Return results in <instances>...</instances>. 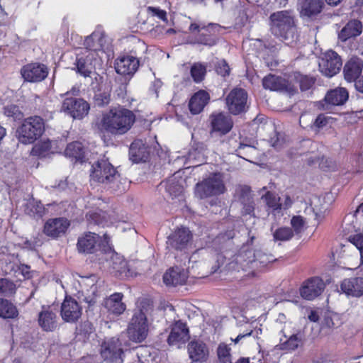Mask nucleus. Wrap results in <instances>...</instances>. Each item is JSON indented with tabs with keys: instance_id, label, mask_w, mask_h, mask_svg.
Wrapping results in <instances>:
<instances>
[{
	"instance_id": "nucleus-25",
	"label": "nucleus",
	"mask_w": 363,
	"mask_h": 363,
	"mask_svg": "<svg viewBox=\"0 0 363 363\" xmlns=\"http://www.w3.org/2000/svg\"><path fill=\"white\" fill-rule=\"evenodd\" d=\"M188 277L186 269L176 267L169 269L164 273L163 281L167 286L184 285L186 284Z\"/></svg>"
},
{
	"instance_id": "nucleus-48",
	"label": "nucleus",
	"mask_w": 363,
	"mask_h": 363,
	"mask_svg": "<svg viewBox=\"0 0 363 363\" xmlns=\"http://www.w3.org/2000/svg\"><path fill=\"white\" fill-rule=\"evenodd\" d=\"M206 72V68L200 63H195L191 68V75L195 82H201Z\"/></svg>"
},
{
	"instance_id": "nucleus-7",
	"label": "nucleus",
	"mask_w": 363,
	"mask_h": 363,
	"mask_svg": "<svg viewBox=\"0 0 363 363\" xmlns=\"http://www.w3.org/2000/svg\"><path fill=\"white\" fill-rule=\"evenodd\" d=\"M44 129V121L40 116L27 118L17 130L18 140L23 144H31L41 136Z\"/></svg>"
},
{
	"instance_id": "nucleus-16",
	"label": "nucleus",
	"mask_w": 363,
	"mask_h": 363,
	"mask_svg": "<svg viewBox=\"0 0 363 363\" xmlns=\"http://www.w3.org/2000/svg\"><path fill=\"white\" fill-rule=\"evenodd\" d=\"M101 354L105 359L116 363L123 362V351L118 338H111L101 345Z\"/></svg>"
},
{
	"instance_id": "nucleus-39",
	"label": "nucleus",
	"mask_w": 363,
	"mask_h": 363,
	"mask_svg": "<svg viewBox=\"0 0 363 363\" xmlns=\"http://www.w3.org/2000/svg\"><path fill=\"white\" fill-rule=\"evenodd\" d=\"M84 285L89 286V289L86 290L84 300L89 305H92L96 302L97 297L99 296V286L96 283V277L91 276L88 277L84 280Z\"/></svg>"
},
{
	"instance_id": "nucleus-62",
	"label": "nucleus",
	"mask_w": 363,
	"mask_h": 363,
	"mask_svg": "<svg viewBox=\"0 0 363 363\" xmlns=\"http://www.w3.org/2000/svg\"><path fill=\"white\" fill-rule=\"evenodd\" d=\"M281 208H289L291 206L293 203V200L291 199V196L288 194L284 195V201H281Z\"/></svg>"
},
{
	"instance_id": "nucleus-52",
	"label": "nucleus",
	"mask_w": 363,
	"mask_h": 363,
	"mask_svg": "<svg viewBox=\"0 0 363 363\" xmlns=\"http://www.w3.org/2000/svg\"><path fill=\"white\" fill-rule=\"evenodd\" d=\"M185 160L189 162L193 166H199V164L198 162H201L204 160L203 154L197 149H193L189 151Z\"/></svg>"
},
{
	"instance_id": "nucleus-11",
	"label": "nucleus",
	"mask_w": 363,
	"mask_h": 363,
	"mask_svg": "<svg viewBox=\"0 0 363 363\" xmlns=\"http://www.w3.org/2000/svg\"><path fill=\"white\" fill-rule=\"evenodd\" d=\"M89 104L82 99L66 97L62 102L61 110L74 119L81 120L88 115Z\"/></svg>"
},
{
	"instance_id": "nucleus-20",
	"label": "nucleus",
	"mask_w": 363,
	"mask_h": 363,
	"mask_svg": "<svg viewBox=\"0 0 363 363\" xmlns=\"http://www.w3.org/2000/svg\"><path fill=\"white\" fill-rule=\"evenodd\" d=\"M104 253L107 265L112 272H115L119 276L127 277L128 275V263L121 255L111 250L109 247Z\"/></svg>"
},
{
	"instance_id": "nucleus-1",
	"label": "nucleus",
	"mask_w": 363,
	"mask_h": 363,
	"mask_svg": "<svg viewBox=\"0 0 363 363\" xmlns=\"http://www.w3.org/2000/svg\"><path fill=\"white\" fill-rule=\"evenodd\" d=\"M106 38L101 30H95L84 40V48L77 55L74 68L82 76L89 77L94 69L100 68L105 55Z\"/></svg>"
},
{
	"instance_id": "nucleus-4",
	"label": "nucleus",
	"mask_w": 363,
	"mask_h": 363,
	"mask_svg": "<svg viewBox=\"0 0 363 363\" xmlns=\"http://www.w3.org/2000/svg\"><path fill=\"white\" fill-rule=\"evenodd\" d=\"M272 33L286 45L296 40V29L291 11H281L272 13L269 17Z\"/></svg>"
},
{
	"instance_id": "nucleus-18",
	"label": "nucleus",
	"mask_w": 363,
	"mask_h": 363,
	"mask_svg": "<svg viewBox=\"0 0 363 363\" xmlns=\"http://www.w3.org/2000/svg\"><path fill=\"white\" fill-rule=\"evenodd\" d=\"M262 85L264 89L271 91H284L289 94L295 92V88L291 83L281 77L273 74L264 77L262 79Z\"/></svg>"
},
{
	"instance_id": "nucleus-3",
	"label": "nucleus",
	"mask_w": 363,
	"mask_h": 363,
	"mask_svg": "<svg viewBox=\"0 0 363 363\" xmlns=\"http://www.w3.org/2000/svg\"><path fill=\"white\" fill-rule=\"evenodd\" d=\"M273 330L279 335H282L279 342L276 345L279 350L294 351L302 346L304 334L299 329H295L293 323L286 320L284 314L280 313L273 324Z\"/></svg>"
},
{
	"instance_id": "nucleus-22",
	"label": "nucleus",
	"mask_w": 363,
	"mask_h": 363,
	"mask_svg": "<svg viewBox=\"0 0 363 363\" xmlns=\"http://www.w3.org/2000/svg\"><path fill=\"white\" fill-rule=\"evenodd\" d=\"M69 222L64 218L49 219L44 225L43 232L49 237L55 238L65 233Z\"/></svg>"
},
{
	"instance_id": "nucleus-8",
	"label": "nucleus",
	"mask_w": 363,
	"mask_h": 363,
	"mask_svg": "<svg viewBox=\"0 0 363 363\" xmlns=\"http://www.w3.org/2000/svg\"><path fill=\"white\" fill-rule=\"evenodd\" d=\"M108 238L104 235V240L99 235L88 232L79 237L77 249L82 254H95L98 252H105L108 250Z\"/></svg>"
},
{
	"instance_id": "nucleus-28",
	"label": "nucleus",
	"mask_w": 363,
	"mask_h": 363,
	"mask_svg": "<svg viewBox=\"0 0 363 363\" xmlns=\"http://www.w3.org/2000/svg\"><path fill=\"white\" fill-rule=\"evenodd\" d=\"M341 290L347 296H363V277H351L342 281Z\"/></svg>"
},
{
	"instance_id": "nucleus-61",
	"label": "nucleus",
	"mask_w": 363,
	"mask_h": 363,
	"mask_svg": "<svg viewBox=\"0 0 363 363\" xmlns=\"http://www.w3.org/2000/svg\"><path fill=\"white\" fill-rule=\"evenodd\" d=\"M19 272L23 276L25 279H29L31 277L30 267L26 264H21L18 267Z\"/></svg>"
},
{
	"instance_id": "nucleus-58",
	"label": "nucleus",
	"mask_w": 363,
	"mask_h": 363,
	"mask_svg": "<svg viewBox=\"0 0 363 363\" xmlns=\"http://www.w3.org/2000/svg\"><path fill=\"white\" fill-rule=\"evenodd\" d=\"M315 80L307 76L302 77L300 79V87L302 91L309 89L314 84Z\"/></svg>"
},
{
	"instance_id": "nucleus-53",
	"label": "nucleus",
	"mask_w": 363,
	"mask_h": 363,
	"mask_svg": "<svg viewBox=\"0 0 363 363\" xmlns=\"http://www.w3.org/2000/svg\"><path fill=\"white\" fill-rule=\"evenodd\" d=\"M95 103L99 106L108 105L111 101V94L108 91H100L94 96Z\"/></svg>"
},
{
	"instance_id": "nucleus-50",
	"label": "nucleus",
	"mask_w": 363,
	"mask_h": 363,
	"mask_svg": "<svg viewBox=\"0 0 363 363\" xmlns=\"http://www.w3.org/2000/svg\"><path fill=\"white\" fill-rule=\"evenodd\" d=\"M236 196L240 203L252 199L251 189L247 186H240L236 189Z\"/></svg>"
},
{
	"instance_id": "nucleus-6",
	"label": "nucleus",
	"mask_w": 363,
	"mask_h": 363,
	"mask_svg": "<svg viewBox=\"0 0 363 363\" xmlns=\"http://www.w3.org/2000/svg\"><path fill=\"white\" fill-rule=\"evenodd\" d=\"M269 257L260 252L255 253L252 250H242L234 257L230 264V268L239 271H247L265 267L270 262Z\"/></svg>"
},
{
	"instance_id": "nucleus-32",
	"label": "nucleus",
	"mask_w": 363,
	"mask_h": 363,
	"mask_svg": "<svg viewBox=\"0 0 363 363\" xmlns=\"http://www.w3.org/2000/svg\"><path fill=\"white\" fill-rule=\"evenodd\" d=\"M323 0H298L297 6L301 16L311 17L318 14L323 8Z\"/></svg>"
},
{
	"instance_id": "nucleus-9",
	"label": "nucleus",
	"mask_w": 363,
	"mask_h": 363,
	"mask_svg": "<svg viewBox=\"0 0 363 363\" xmlns=\"http://www.w3.org/2000/svg\"><path fill=\"white\" fill-rule=\"evenodd\" d=\"M225 190L223 174L213 173L196 184L195 193L200 199H204L222 194Z\"/></svg>"
},
{
	"instance_id": "nucleus-51",
	"label": "nucleus",
	"mask_w": 363,
	"mask_h": 363,
	"mask_svg": "<svg viewBox=\"0 0 363 363\" xmlns=\"http://www.w3.org/2000/svg\"><path fill=\"white\" fill-rule=\"evenodd\" d=\"M255 151L256 149L253 146L242 143H240L239 147L236 150L237 155L247 160H249V159L246 158V157H250Z\"/></svg>"
},
{
	"instance_id": "nucleus-63",
	"label": "nucleus",
	"mask_w": 363,
	"mask_h": 363,
	"mask_svg": "<svg viewBox=\"0 0 363 363\" xmlns=\"http://www.w3.org/2000/svg\"><path fill=\"white\" fill-rule=\"evenodd\" d=\"M354 82L356 89L358 91L363 93V75L360 77H359Z\"/></svg>"
},
{
	"instance_id": "nucleus-49",
	"label": "nucleus",
	"mask_w": 363,
	"mask_h": 363,
	"mask_svg": "<svg viewBox=\"0 0 363 363\" xmlns=\"http://www.w3.org/2000/svg\"><path fill=\"white\" fill-rule=\"evenodd\" d=\"M4 113L6 116L12 118L14 121L23 117V113L19 107L14 104H9L4 108Z\"/></svg>"
},
{
	"instance_id": "nucleus-12",
	"label": "nucleus",
	"mask_w": 363,
	"mask_h": 363,
	"mask_svg": "<svg viewBox=\"0 0 363 363\" xmlns=\"http://www.w3.org/2000/svg\"><path fill=\"white\" fill-rule=\"evenodd\" d=\"M262 334V329L255 327L252 323L245 320H240L232 330L233 336L230 340L235 344L242 343L243 340L248 337L256 340Z\"/></svg>"
},
{
	"instance_id": "nucleus-59",
	"label": "nucleus",
	"mask_w": 363,
	"mask_h": 363,
	"mask_svg": "<svg viewBox=\"0 0 363 363\" xmlns=\"http://www.w3.org/2000/svg\"><path fill=\"white\" fill-rule=\"evenodd\" d=\"M216 71L218 74L225 77L229 74L230 67L225 60H222L218 62L216 67Z\"/></svg>"
},
{
	"instance_id": "nucleus-14",
	"label": "nucleus",
	"mask_w": 363,
	"mask_h": 363,
	"mask_svg": "<svg viewBox=\"0 0 363 363\" xmlns=\"http://www.w3.org/2000/svg\"><path fill=\"white\" fill-rule=\"evenodd\" d=\"M342 60L338 54L333 50H328L318 62L320 72L326 77L335 75L342 67Z\"/></svg>"
},
{
	"instance_id": "nucleus-34",
	"label": "nucleus",
	"mask_w": 363,
	"mask_h": 363,
	"mask_svg": "<svg viewBox=\"0 0 363 363\" xmlns=\"http://www.w3.org/2000/svg\"><path fill=\"white\" fill-rule=\"evenodd\" d=\"M148 147L140 139L135 140L129 149L130 159L135 163L145 161L149 155Z\"/></svg>"
},
{
	"instance_id": "nucleus-21",
	"label": "nucleus",
	"mask_w": 363,
	"mask_h": 363,
	"mask_svg": "<svg viewBox=\"0 0 363 363\" xmlns=\"http://www.w3.org/2000/svg\"><path fill=\"white\" fill-rule=\"evenodd\" d=\"M48 74L47 67L38 63H32L24 66L21 74L24 79L30 82H37L43 80Z\"/></svg>"
},
{
	"instance_id": "nucleus-57",
	"label": "nucleus",
	"mask_w": 363,
	"mask_h": 363,
	"mask_svg": "<svg viewBox=\"0 0 363 363\" xmlns=\"http://www.w3.org/2000/svg\"><path fill=\"white\" fill-rule=\"evenodd\" d=\"M332 118L324 114H320L314 121V125L318 128H322L329 124Z\"/></svg>"
},
{
	"instance_id": "nucleus-13",
	"label": "nucleus",
	"mask_w": 363,
	"mask_h": 363,
	"mask_svg": "<svg viewBox=\"0 0 363 363\" xmlns=\"http://www.w3.org/2000/svg\"><path fill=\"white\" fill-rule=\"evenodd\" d=\"M247 101V94L240 88L231 90L225 99L227 108L233 115H238L246 111Z\"/></svg>"
},
{
	"instance_id": "nucleus-27",
	"label": "nucleus",
	"mask_w": 363,
	"mask_h": 363,
	"mask_svg": "<svg viewBox=\"0 0 363 363\" xmlns=\"http://www.w3.org/2000/svg\"><path fill=\"white\" fill-rule=\"evenodd\" d=\"M188 353L193 362H204L209 355L207 345L201 340H192L188 345Z\"/></svg>"
},
{
	"instance_id": "nucleus-41",
	"label": "nucleus",
	"mask_w": 363,
	"mask_h": 363,
	"mask_svg": "<svg viewBox=\"0 0 363 363\" xmlns=\"http://www.w3.org/2000/svg\"><path fill=\"white\" fill-rule=\"evenodd\" d=\"M55 142L49 139L43 140L35 144L31 151L33 155L38 157H45L48 152H55L54 148Z\"/></svg>"
},
{
	"instance_id": "nucleus-60",
	"label": "nucleus",
	"mask_w": 363,
	"mask_h": 363,
	"mask_svg": "<svg viewBox=\"0 0 363 363\" xmlns=\"http://www.w3.org/2000/svg\"><path fill=\"white\" fill-rule=\"evenodd\" d=\"M148 11L152 16H157L160 19L163 21H167V13L165 11L155 7H148Z\"/></svg>"
},
{
	"instance_id": "nucleus-29",
	"label": "nucleus",
	"mask_w": 363,
	"mask_h": 363,
	"mask_svg": "<svg viewBox=\"0 0 363 363\" xmlns=\"http://www.w3.org/2000/svg\"><path fill=\"white\" fill-rule=\"evenodd\" d=\"M38 324L46 332L54 331L57 328V316L49 308L43 307L38 314Z\"/></svg>"
},
{
	"instance_id": "nucleus-15",
	"label": "nucleus",
	"mask_w": 363,
	"mask_h": 363,
	"mask_svg": "<svg viewBox=\"0 0 363 363\" xmlns=\"http://www.w3.org/2000/svg\"><path fill=\"white\" fill-rule=\"evenodd\" d=\"M192 239V234L187 228L175 229L167 238V247L177 251L187 249Z\"/></svg>"
},
{
	"instance_id": "nucleus-45",
	"label": "nucleus",
	"mask_w": 363,
	"mask_h": 363,
	"mask_svg": "<svg viewBox=\"0 0 363 363\" xmlns=\"http://www.w3.org/2000/svg\"><path fill=\"white\" fill-rule=\"evenodd\" d=\"M218 363H232L231 348L225 343L219 344L217 348Z\"/></svg>"
},
{
	"instance_id": "nucleus-24",
	"label": "nucleus",
	"mask_w": 363,
	"mask_h": 363,
	"mask_svg": "<svg viewBox=\"0 0 363 363\" xmlns=\"http://www.w3.org/2000/svg\"><path fill=\"white\" fill-rule=\"evenodd\" d=\"M212 132L225 135L230 131L233 123L230 116L223 113H213L211 116Z\"/></svg>"
},
{
	"instance_id": "nucleus-37",
	"label": "nucleus",
	"mask_w": 363,
	"mask_h": 363,
	"mask_svg": "<svg viewBox=\"0 0 363 363\" xmlns=\"http://www.w3.org/2000/svg\"><path fill=\"white\" fill-rule=\"evenodd\" d=\"M348 92L345 88H336L327 92L325 96V102L331 106H340L348 99Z\"/></svg>"
},
{
	"instance_id": "nucleus-40",
	"label": "nucleus",
	"mask_w": 363,
	"mask_h": 363,
	"mask_svg": "<svg viewBox=\"0 0 363 363\" xmlns=\"http://www.w3.org/2000/svg\"><path fill=\"white\" fill-rule=\"evenodd\" d=\"M65 155L67 157L75 159L82 162L85 157L84 147L80 142L75 141L69 143L65 150Z\"/></svg>"
},
{
	"instance_id": "nucleus-17",
	"label": "nucleus",
	"mask_w": 363,
	"mask_h": 363,
	"mask_svg": "<svg viewBox=\"0 0 363 363\" xmlns=\"http://www.w3.org/2000/svg\"><path fill=\"white\" fill-rule=\"evenodd\" d=\"M60 312L64 321L74 323L81 317L82 308L73 298L66 297L62 303Z\"/></svg>"
},
{
	"instance_id": "nucleus-64",
	"label": "nucleus",
	"mask_w": 363,
	"mask_h": 363,
	"mask_svg": "<svg viewBox=\"0 0 363 363\" xmlns=\"http://www.w3.org/2000/svg\"><path fill=\"white\" fill-rule=\"evenodd\" d=\"M208 30H213L215 31H219L221 28L220 26L216 23H209L207 26Z\"/></svg>"
},
{
	"instance_id": "nucleus-33",
	"label": "nucleus",
	"mask_w": 363,
	"mask_h": 363,
	"mask_svg": "<svg viewBox=\"0 0 363 363\" xmlns=\"http://www.w3.org/2000/svg\"><path fill=\"white\" fill-rule=\"evenodd\" d=\"M362 68L363 63L361 59L357 57L350 58L344 67L345 79L350 82L355 81L362 73Z\"/></svg>"
},
{
	"instance_id": "nucleus-19",
	"label": "nucleus",
	"mask_w": 363,
	"mask_h": 363,
	"mask_svg": "<svg viewBox=\"0 0 363 363\" xmlns=\"http://www.w3.org/2000/svg\"><path fill=\"white\" fill-rule=\"evenodd\" d=\"M325 289L323 281L318 277H312L303 282L300 293L307 300H313L320 296Z\"/></svg>"
},
{
	"instance_id": "nucleus-31",
	"label": "nucleus",
	"mask_w": 363,
	"mask_h": 363,
	"mask_svg": "<svg viewBox=\"0 0 363 363\" xmlns=\"http://www.w3.org/2000/svg\"><path fill=\"white\" fill-rule=\"evenodd\" d=\"M123 297V294L114 293L105 299L104 305L110 314L119 315L125 311L126 306L122 301Z\"/></svg>"
},
{
	"instance_id": "nucleus-2",
	"label": "nucleus",
	"mask_w": 363,
	"mask_h": 363,
	"mask_svg": "<svg viewBox=\"0 0 363 363\" xmlns=\"http://www.w3.org/2000/svg\"><path fill=\"white\" fill-rule=\"evenodd\" d=\"M135 121V116L132 111L118 106L103 113L100 126L112 135H123L130 130Z\"/></svg>"
},
{
	"instance_id": "nucleus-55",
	"label": "nucleus",
	"mask_w": 363,
	"mask_h": 363,
	"mask_svg": "<svg viewBox=\"0 0 363 363\" xmlns=\"http://www.w3.org/2000/svg\"><path fill=\"white\" fill-rule=\"evenodd\" d=\"M349 242L354 246L358 253L363 250V235L358 233L354 235H350L348 238Z\"/></svg>"
},
{
	"instance_id": "nucleus-5",
	"label": "nucleus",
	"mask_w": 363,
	"mask_h": 363,
	"mask_svg": "<svg viewBox=\"0 0 363 363\" xmlns=\"http://www.w3.org/2000/svg\"><path fill=\"white\" fill-rule=\"evenodd\" d=\"M120 174L116 168L104 157L91 164L90 169L91 181L101 183L113 191L119 190Z\"/></svg>"
},
{
	"instance_id": "nucleus-43",
	"label": "nucleus",
	"mask_w": 363,
	"mask_h": 363,
	"mask_svg": "<svg viewBox=\"0 0 363 363\" xmlns=\"http://www.w3.org/2000/svg\"><path fill=\"white\" fill-rule=\"evenodd\" d=\"M25 211L31 216L42 217L45 212V208L40 201L33 199L27 203Z\"/></svg>"
},
{
	"instance_id": "nucleus-46",
	"label": "nucleus",
	"mask_w": 363,
	"mask_h": 363,
	"mask_svg": "<svg viewBox=\"0 0 363 363\" xmlns=\"http://www.w3.org/2000/svg\"><path fill=\"white\" fill-rule=\"evenodd\" d=\"M16 284L8 279H0V294L11 296L16 293Z\"/></svg>"
},
{
	"instance_id": "nucleus-54",
	"label": "nucleus",
	"mask_w": 363,
	"mask_h": 363,
	"mask_svg": "<svg viewBox=\"0 0 363 363\" xmlns=\"http://www.w3.org/2000/svg\"><path fill=\"white\" fill-rule=\"evenodd\" d=\"M291 224L294 231L298 234L303 230L306 221L301 216H294L291 220Z\"/></svg>"
},
{
	"instance_id": "nucleus-23",
	"label": "nucleus",
	"mask_w": 363,
	"mask_h": 363,
	"mask_svg": "<svg viewBox=\"0 0 363 363\" xmlns=\"http://www.w3.org/2000/svg\"><path fill=\"white\" fill-rule=\"evenodd\" d=\"M184 179L181 177L179 171L176 172L172 176L169 177L165 182L160 184L164 187L166 192L172 199L182 196L184 191Z\"/></svg>"
},
{
	"instance_id": "nucleus-30",
	"label": "nucleus",
	"mask_w": 363,
	"mask_h": 363,
	"mask_svg": "<svg viewBox=\"0 0 363 363\" xmlns=\"http://www.w3.org/2000/svg\"><path fill=\"white\" fill-rule=\"evenodd\" d=\"M189 339V329L186 325L181 321L176 322L172 328L168 337L170 345L184 343Z\"/></svg>"
},
{
	"instance_id": "nucleus-44",
	"label": "nucleus",
	"mask_w": 363,
	"mask_h": 363,
	"mask_svg": "<svg viewBox=\"0 0 363 363\" xmlns=\"http://www.w3.org/2000/svg\"><path fill=\"white\" fill-rule=\"evenodd\" d=\"M262 199L269 208L273 211L281 209V198L277 197L274 193L267 191L262 196Z\"/></svg>"
},
{
	"instance_id": "nucleus-35",
	"label": "nucleus",
	"mask_w": 363,
	"mask_h": 363,
	"mask_svg": "<svg viewBox=\"0 0 363 363\" xmlns=\"http://www.w3.org/2000/svg\"><path fill=\"white\" fill-rule=\"evenodd\" d=\"M87 216L91 223H94V224L101 225L103 226H108L118 221L117 216L113 211L108 214L106 212L100 210L99 211L89 213Z\"/></svg>"
},
{
	"instance_id": "nucleus-42",
	"label": "nucleus",
	"mask_w": 363,
	"mask_h": 363,
	"mask_svg": "<svg viewBox=\"0 0 363 363\" xmlns=\"http://www.w3.org/2000/svg\"><path fill=\"white\" fill-rule=\"evenodd\" d=\"M18 315V311L14 305L6 299L0 298V317L13 318Z\"/></svg>"
},
{
	"instance_id": "nucleus-38",
	"label": "nucleus",
	"mask_w": 363,
	"mask_h": 363,
	"mask_svg": "<svg viewBox=\"0 0 363 363\" xmlns=\"http://www.w3.org/2000/svg\"><path fill=\"white\" fill-rule=\"evenodd\" d=\"M362 23L357 20L348 22L341 30L338 37L342 41H346L347 39L357 36L362 33Z\"/></svg>"
},
{
	"instance_id": "nucleus-47",
	"label": "nucleus",
	"mask_w": 363,
	"mask_h": 363,
	"mask_svg": "<svg viewBox=\"0 0 363 363\" xmlns=\"http://www.w3.org/2000/svg\"><path fill=\"white\" fill-rule=\"evenodd\" d=\"M293 236L294 233L292 230L288 227L279 228L273 233L274 239L277 241H287L291 239Z\"/></svg>"
},
{
	"instance_id": "nucleus-56",
	"label": "nucleus",
	"mask_w": 363,
	"mask_h": 363,
	"mask_svg": "<svg viewBox=\"0 0 363 363\" xmlns=\"http://www.w3.org/2000/svg\"><path fill=\"white\" fill-rule=\"evenodd\" d=\"M242 205V213L243 215H249L255 217V204L253 199L241 203Z\"/></svg>"
},
{
	"instance_id": "nucleus-26",
	"label": "nucleus",
	"mask_w": 363,
	"mask_h": 363,
	"mask_svg": "<svg viewBox=\"0 0 363 363\" xmlns=\"http://www.w3.org/2000/svg\"><path fill=\"white\" fill-rule=\"evenodd\" d=\"M139 66V60L133 56L124 55L116 60L115 69L117 73L122 75L134 74Z\"/></svg>"
},
{
	"instance_id": "nucleus-10",
	"label": "nucleus",
	"mask_w": 363,
	"mask_h": 363,
	"mask_svg": "<svg viewBox=\"0 0 363 363\" xmlns=\"http://www.w3.org/2000/svg\"><path fill=\"white\" fill-rule=\"evenodd\" d=\"M128 335L133 342H141L148 333L147 310L140 309L135 311L128 327Z\"/></svg>"
},
{
	"instance_id": "nucleus-36",
	"label": "nucleus",
	"mask_w": 363,
	"mask_h": 363,
	"mask_svg": "<svg viewBox=\"0 0 363 363\" xmlns=\"http://www.w3.org/2000/svg\"><path fill=\"white\" fill-rule=\"evenodd\" d=\"M208 94L203 90L199 91L191 98L189 107L192 114L200 113L209 101Z\"/></svg>"
}]
</instances>
